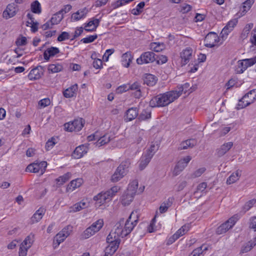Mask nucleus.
Returning a JSON list of instances; mask_svg holds the SVG:
<instances>
[{"label":"nucleus","mask_w":256,"mask_h":256,"mask_svg":"<svg viewBox=\"0 0 256 256\" xmlns=\"http://www.w3.org/2000/svg\"><path fill=\"white\" fill-rule=\"evenodd\" d=\"M256 244V237L254 239L253 241H250L248 242L244 245L241 248L240 252L242 253H246L250 251L252 248Z\"/></svg>","instance_id":"obj_42"},{"label":"nucleus","mask_w":256,"mask_h":256,"mask_svg":"<svg viewBox=\"0 0 256 256\" xmlns=\"http://www.w3.org/2000/svg\"><path fill=\"white\" fill-rule=\"evenodd\" d=\"M82 182L83 180L82 178H76L74 180H72L68 184L66 188V191H73L76 188L80 187L82 184Z\"/></svg>","instance_id":"obj_32"},{"label":"nucleus","mask_w":256,"mask_h":256,"mask_svg":"<svg viewBox=\"0 0 256 256\" xmlns=\"http://www.w3.org/2000/svg\"><path fill=\"white\" fill-rule=\"evenodd\" d=\"M129 90H134V97L136 98H140L142 96L141 91V84L138 82H135L132 84H128Z\"/></svg>","instance_id":"obj_17"},{"label":"nucleus","mask_w":256,"mask_h":256,"mask_svg":"<svg viewBox=\"0 0 256 256\" xmlns=\"http://www.w3.org/2000/svg\"><path fill=\"white\" fill-rule=\"evenodd\" d=\"M253 206H256V199H252L247 202L243 206L244 212L250 210Z\"/></svg>","instance_id":"obj_49"},{"label":"nucleus","mask_w":256,"mask_h":256,"mask_svg":"<svg viewBox=\"0 0 256 256\" xmlns=\"http://www.w3.org/2000/svg\"><path fill=\"white\" fill-rule=\"evenodd\" d=\"M196 144L195 139H189L181 142L178 148V150H186L188 148H192Z\"/></svg>","instance_id":"obj_30"},{"label":"nucleus","mask_w":256,"mask_h":256,"mask_svg":"<svg viewBox=\"0 0 256 256\" xmlns=\"http://www.w3.org/2000/svg\"><path fill=\"white\" fill-rule=\"evenodd\" d=\"M100 20L98 18H92L91 20L86 24L84 26V30L87 32H92L96 30L100 24Z\"/></svg>","instance_id":"obj_23"},{"label":"nucleus","mask_w":256,"mask_h":256,"mask_svg":"<svg viewBox=\"0 0 256 256\" xmlns=\"http://www.w3.org/2000/svg\"><path fill=\"white\" fill-rule=\"evenodd\" d=\"M27 43L26 38L24 36H21L17 38L16 44L18 46H25Z\"/></svg>","instance_id":"obj_58"},{"label":"nucleus","mask_w":256,"mask_h":256,"mask_svg":"<svg viewBox=\"0 0 256 256\" xmlns=\"http://www.w3.org/2000/svg\"><path fill=\"white\" fill-rule=\"evenodd\" d=\"M152 158V154L150 156V154L148 155L144 152L139 160V169L140 170L144 169L148 165Z\"/></svg>","instance_id":"obj_22"},{"label":"nucleus","mask_w":256,"mask_h":256,"mask_svg":"<svg viewBox=\"0 0 256 256\" xmlns=\"http://www.w3.org/2000/svg\"><path fill=\"white\" fill-rule=\"evenodd\" d=\"M178 96L172 90L159 94L152 98L149 103L150 106L152 108L166 106L177 99Z\"/></svg>","instance_id":"obj_2"},{"label":"nucleus","mask_w":256,"mask_h":256,"mask_svg":"<svg viewBox=\"0 0 256 256\" xmlns=\"http://www.w3.org/2000/svg\"><path fill=\"white\" fill-rule=\"evenodd\" d=\"M242 60L244 62V64L248 68L256 63V56L251 58L244 59Z\"/></svg>","instance_id":"obj_54"},{"label":"nucleus","mask_w":256,"mask_h":256,"mask_svg":"<svg viewBox=\"0 0 256 256\" xmlns=\"http://www.w3.org/2000/svg\"><path fill=\"white\" fill-rule=\"evenodd\" d=\"M32 11L35 14H40L41 12L40 4L38 0H35L31 4Z\"/></svg>","instance_id":"obj_47"},{"label":"nucleus","mask_w":256,"mask_h":256,"mask_svg":"<svg viewBox=\"0 0 256 256\" xmlns=\"http://www.w3.org/2000/svg\"><path fill=\"white\" fill-rule=\"evenodd\" d=\"M71 177V174L70 172H67L64 174L63 176H59L56 180V184L58 185H62L68 180Z\"/></svg>","instance_id":"obj_46"},{"label":"nucleus","mask_w":256,"mask_h":256,"mask_svg":"<svg viewBox=\"0 0 256 256\" xmlns=\"http://www.w3.org/2000/svg\"><path fill=\"white\" fill-rule=\"evenodd\" d=\"M56 144V139L52 138L46 142V148L47 150H49L54 146Z\"/></svg>","instance_id":"obj_57"},{"label":"nucleus","mask_w":256,"mask_h":256,"mask_svg":"<svg viewBox=\"0 0 256 256\" xmlns=\"http://www.w3.org/2000/svg\"><path fill=\"white\" fill-rule=\"evenodd\" d=\"M34 239V235L31 233L28 236L24 242L21 244L20 246L26 248H30L32 246Z\"/></svg>","instance_id":"obj_31"},{"label":"nucleus","mask_w":256,"mask_h":256,"mask_svg":"<svg viewBox=\"0 0 256 256\" xmlns=\"http://www.w3.org/2000/svg\"><path fill=\"white\" fill-rule=\"evenodd\" d=\"M103 226V220H98L96 222H94L83 232L82 234V238L84 239L90 238L98 232L102 228Z\"/></svg>","instance_id":"obj_6"},{"label":"nucleus","mask_w":256,"mask_h":256,"mask_svg":"<svg viewBox=\"0 0 256 256\" xmlns=\"http://www.w3.org/2000/svg\"><path fill=\"white\" fill-rule=\"evenodd\" d=\"M154 56L155 54L153 52H144L141 54L140 58H137L136 62L138 64L152 62L156 60Z\"/></svg>","instance_id":"obj_12"},{"label":"nucleus","mask_w":256,"mask_h":256,"mask_svg":"<svg viewBox=\"0 0 256 256\" xmlns=\"http://www.w3.org/2000/svg\"><path fill=\"white\" fill-rule=\"evenodd\" d=\"M103 226V220H98L96 222H94L83 232L82 234V238L84 239L90 238L98 232L102 228Z\"/></svg>","instance_id":"obj_7"},{"label":"nucleus","mask_w":256,"mask_h":256,"mask_svg":"<svg viewBox=\"0 0 256 256\" xmlns=\"http://www.w3.org/2000/svg\"><path fill=\"white\" fill-rule=\"evenodd\" d=\"M97 38L98 36L96 34L90 36L88 37L82 38L81 40V42L84 44L90 43L93 42Z\"/></svg>","instance_id":"obj_55"},{"label":"nucleus","mask_w":256,"mask_h":256,"mask_svg":"<svg viewBox=\"0 0 256 256\" xmlns=\"http://www.w3.org/2000/svg\"><path fill=\"white\" fill-rule=\"evenodd\" d=\"M134 192H129L128 190L125 192L122 196L121 202L124 206L128 205L133 200L134 196Z\"/></svg>","instance_id":"obj_24"},{"label":"nucleus","mask_w":256,"mask_h":256,"mask_svg":"<svg viewBox=\"0 0 256 256\" xmlns=\"http://www.w3.org/2000/svg\"><path fill=\"white\" fill-rule=\"evenodd\" d=\"M164 48L165 44L164 43L152 42L150 44V49L156 52H160Z\"/></svg>","instance_id":"obj_43"},{"label":"nucleus","mask_w":256,"mask_h":256,"mask_svg":"<svg viewBox=\"0 0 256 256\" xmlns=\"http://www.w3.org/2000/svg\"><path fill=\"white\" fill-rule=\"evenodd\" d=\"M88 150V148L84 144L80 146L75 148L72 156L74 158H80L87 152Z\"/></svg>","instance_id":"obj_21"},{"label":"nucleus","mask_w":256,"mask_h":256,"mask_svg":"<svg viewBox=\"0 0 256 256\" xmlns=\"http://www.w3.org/2000/svg\"><path fill=\"white\" fill-rule=\"evenodd\" d=\"M16 13V8L14 4H9L6 9L4 11L2 16L6 19L10 18L14 16Z\"/></svg>","instance_id":"obj_18"},{"label":"nucleus","mask_w":256,"mask_h":256,"mask_svg":"<svg viewBox=\"0 0 256 256\" xmlns=\"http://www.w3.org/2000/svg\"><path fill=\"white\" fill-rule=\"evenodd\" d=\"M203 247H198L194 249L189 256H200L202 254V249Z\"/></svg>","instance_id":"obj_64"},{"label":"nucleus","mask_w":256,"mask_h":256,"mask_svg":"<svg viewBox=\"0 0 256 256\" xmlns=\"http://www.w3.org/2000/svg\"><path fill=\"white\" fill-rule=\"evenodd\" d=\"M242 60H239L236 68V72L237 74H242L248 68Z\"/></svg>","instance_id":"obj_48"},{"label":"nucleus","mask_w":256,"mask_h":256,"mask_svg":"<svg viewBox=\"0 0 256 256\" xmlns=\"http://www.w3.org/2000/svg\"><path fill=\"white\" fill-rule=\"evenodd\" d=\"M70 34L68 32H64L58 38V42H62L66 40L70 39Z\"/></svg>","instance_id":"obj_59"},{"label":"nucleus","mask_w":256,"mask_h":256,"mask_svg":"<svg viewBox=\"0 0 256 256\" xmlns=\"http://www.w3.org/2000/svg\"><path fill=\"white\" fill-rule=\"evenodd\" d=\"M191 159V156H188L180 160L177 162L172 170L173 176L178 175L187 166Z\"/></svg>","instance_id":"obj_10"},{"label":"nucleus","mask_w":256,"mask_h":256,"mask_svg":"<svg viewBox=\"0 0 256 256\" xmlns=\"http://www.w3.org/2000/svg\"><path fill=\"white\" fill-rule=\"evenodd\" d=\"M44 212L45 210L44 208H40L30 218V223L33 224L39 222L43 217Z\"/></svg>","instance_id":"obj_26"},{"label":"nucleus","mask_w":256,"mask_h":256,"mask_svg":"<svg viewBox=\"0 0 256 256\" xmlns=\"http://www.w3.org/2000/svg\"><path fill=\"white\" fill-rule=\"evenodd\" d=\"M190 87V84L188 83H186L183 85L178 86L177 88L175 90L172 91L174 93L177 94L178 98L182 94V92L186 93Z\"/></svg>","instance_id":"obj_38"},{"label":"nucleus","mask_w":256,"mask_h":256,"mask_svg":"<svg viewBox=\"0 0 256 256\" xmlns=\"http://www.w3.org/2000/svg\"><path fill=\"white\" fill-rule=\"evenodd\" d=\"M84 120L82 118L74 120L72 122L66 123L64 125V129L67 131H80L84 126Z\"/></svg>","instance_id":"obj_11"},{"label":"nucleus","mask_w":256,"mask_h":256,"mask_svg":"<svg viewBox=\"0 0 256 256\" xmlns=\"http://www.w3.org/2000/svg\"><path fill=\"white\" fill-rule=\"evenodd\" d=\"M254 0H246L243 3L242 7L241 10V14L244 15L248 10H250Z\"/></svg>","instance_id":"obj_45"},{"label":"nucleus","mask_w":256,"mask_h":256,"mask_svg":"<svg viewBox=\"0 0 256 256\" xmlns=\"http://www.w3.org/2000/svg\"><path fill=\"white\" fill-rule=\"evenodd\" d=\"M142 79L144 84L150 86H154L157 81L156 78L154 76L150 74H145L142 76Z\"/></svg>","instance_id":"obj_25"},{"label":"nucleus","mask_w":256,"mask_h":256,"mask_svg":"<svg viewBox=\"0 0 256 256\" xmlns=\"http://www.w3.org/2000/svg\"><path fill=\"white\" fill-rule=\"evenodd\" d=\"M119 189L118 186H113L106 192L99 193L98 195L94 196V200L96 201V204L100 206L105 202L110 201Z\"/></svg>","instance_id":"obj_3"},{"label":"nucleus","mask_w":256,"mask_h":256,"mask_svg":"<svg viewBox=\"0 0 256 256\" xmlns=\"http://www.w3.org/2000/svg\"><path fill=\"white\" fill-rule=\"evenodd\" d=\"M110 136L108 134H105L100 138H99L98 136V138L97 142H96V146H100L108 144L110 141Z\"/></svg>","instance_id":"obj_40"},{"label":"nucleus","mask_w":256,"mask_h":256,"mask_svg":"<svg viewBox=\"0 0 256 256\" xmlns=\"http://www.w3.org/2000/svg\"><path fill=\"white\" fill-rule=\"evenodd\" d=\"M103 226V220H98L96 222H94L83 232L82 234V238L84 239L90 238L98 232L102 228Z\"/></svg>","instance_id":"obj_5"},{"label":"nucleus","mask_w":256,"mask_h":256,"mask_svg":"<svg viewBox=\"0 0 256 256\" xmlns=\"http://www.w3.org/2000/svg\"><path fill=\"white\" fill-rule=\"evenodd\" d=\"M236 24L237 20H230L222 29L220 33L222 38H226L228 33L233 30V28L236 26Z\"/></svg>","instance_id":"obj_19"},{"label":"nucleus","mask_w":256,"mask_h":256,"mask_svg":"<svg viewBox=\"0 0 256 256\" xmlns=\"http://www.w3.org/2000/svg\"><path fill=\"white\" fill-rule=\"evenodd\" d=\"M172 198H169L164 202L160 206L159 211L160 214L166 212L168 208L172 206Z\"/></svg>","instance_id":"obj_37"},{"label":"nucleus","mask_w":256,"mask_h":256,"mask_svg":"<svg viewBox=\"0 0 256 256\" xmlns=\"http://www.w3.org/2000/svg\"><path fill=\"white\" fill-rule=\"evenodd\" d=\"M151 116V113L149 110H143L140 116V118L142 120H145L148 118H150Z\"/></svg>","instance_id":"obj_56"},{"label":"nucleus","mask_w":256,"mask_h":256,"mask_svg":"<svg viewBox=\"0 0 256 256\" xmlns=\"http://www.w3.org/2000/svg\"><path fill=\"white\" fill-rule=\"evenodd\" d=\"M88 10L86 8L78 10L72 16V18L74 21H78L86 17Z\"/></svg>","instance_id":"obj_29"},{"label":"nucleus","mask_w":256,"mask_h":256,"mask_svg":"<svg viewBox=\"0 0 256 256\" xmlns=\"http://www.w3.org/2000/svg\"><path fill=\"white\" fill-rule=\"evenodd\" d=\"M47 166V162L45 161H42L40 162H35V167L36 168V172H40V174H42Z\"/></svg>","instance_id":"obj_44"},{"label":"nucleus","mask_w":256,"mask_h":256,"mask_svg":"<svg viewBox=\"0 0 256 256\" xmlns=\"http://www.w3.org/2000/svg\"><path fill=\"white\" fill-rule=\"evenodd\" d=\"M138 110L136 108H132L126 111V118L128 121L134 120L138 115Z\"/></svg>","instance_id":"obj_34"},{"label":"nucleus","mask_w":256,"mask_h":256,"mask_svg":"<svg viewBox=\"0 0 256 256\" xmlns=\"http://www.w3.org/2000/svg\"><path fill=\"white\" fill-rule=\"evenodd\" d=\"M158 146L157 144H152L150 146V147L148 148L145 152L147 154H152V158L154 154L158 150Z\"/></svg>","instance_id":"obj_52"},{"label":"nucleus","mask_w":256,"mask_h":256,"mask_svg":"<svg viewBox=\"0 0 256 256\" xmlns=\"http://www.w3.org/2000/svg\"><path fill=\"white\" fill-rule=\"evenodd\" d=\"M86 203L84 202L81 201L80 202H78L74 204L70 208L69 212H75L80 210H81L86 208L87 206Z\"/></svg>","instance_id":"obj_35"},{"label":"nucleus","mask_w":256,"mask_h":256,"mask_svg":"<svg viewBox=\"0 0 256 256\" xmlns=\"http://www.w3.org/2000/svg\"><path fill=\"white\" fill-rule=\"evenodd\" d=\"M240 176V174L238 170H236L234 172H233L227 179L226 184H230L234 183L238 180H239Z\"/></svg>","instance_id":"obj_41"},{"label":"nucleus","mask_w":256,"mask_h":256,"mask_svg":"<svg viewBox=\"0 0 256 256\" xmlns=\"http://www.w3.org/2000/svg\"><path fill=\"white\" fill-rule=\"evenodd\" d=\"M145 5V4L144 2H142L139 3L136 8H133L131 12L132 14L137 16L140 14V13L142 12V9Z\"/></svg>","instance_id":"obj_51"},{"label":"nucleus","mask_w":256,"mask_h":256,"mask_svg":"<svg viewBox=\"0 0 256 256\" xmlns=\"http://www.w3.org/2000/svg\"><path fill=\"white\" fill-rule=\"evenodd\" d=\"M72 230V226H68L64 228L60 232L63 234L64 235V237L67 238L70 234V232Z\"/></svg>","instance_id":"obj_60"},{"label":"nucleus","mask_w":256,"mask_h":256,"mask_svg":"<svg viewBox=\"0 0 256 256\" xmlns=\"http://www.w3.org/2000/svg\"><path fill=\"white\" fill-rule=\"evenodd\" d=\"M61 232L58 233L54 238V244L56 245V247L58 246L61 242H62L66 238L64 237V235Z\"/></svg>","instance_id":"obj_50"},{"label":"nucleus","mask_w":256,"mask_h":256,"mask_svg":"<svg viewBox=\"0 0 256 256\" xmlns=\"http://www.w3.org/2000/svg\"><path fill=\"white\" fill-rule=\"evenodd\" d=\"M63 69V66L60 64H49L48 66V71L51 73H56L61 72Z\"/></svg>","instance_id":"obj_39"},{"label":"nucleus","mask_w":256,"mask_h":256,"mask_svg":"<svg viewBox=\"0 0 256 256\" xmlns=\"http://www.w3.org/2000/svg\"><path fill=\"white\" fill-rule=\"evenodd\" d=\"M138 220V211H133L126 222L122 218L116 224L114 230H112L106 238L108 244L104 250V256H112L118 248L120 238H124L129 234Z\"/></svg>","instance_id":"obj_1"},{"label":"nucleus","mask_w":256,"mask_h":256,"mask_svg":"<svg viewBox=\"0 0 256 256\" xmlns=\"http://www.w3.org/2000/svg\"><path fill=\"white\" fill-rule=\"evenodd\" d=\"M60 52L59 49L56 47H50L47 48L44 53V59L48 61L50 57L54 56Z\"/></svg>","instance_id":"obj_28"},{"label":"nucleus","mask_w":256,"mask_h":256,"mask_svg":"<svg viewBox=\"0 0 256 256\" xmlns=\"http://www.w3.org/2000/svg\"><path fill=\"white\" fill-rule=\"evenodd\" d=\"M138 187V182L136 180L132 181L129 184L127 190L130 192H134L135 195Z\"/></svg>","instance_id":"obj_53"},{"label":"nucleus","mask_w":256,"mask_h":256,"mask_svg":"<svg viewBox=\"0 0 256 256\" xmlns=\"http://www.w3.org/2000/svg\"><path fill=\"white\" fill-rule=\"evenodd\" d=\"M190 225L185 224L182 226L171 238L169 239L170 243L174 242L178 239L180 236H182L186 234L190 230Z\"/></svg>","instance_id":"obj_16"},{"label":"nucleus","mask_w":256,"mask_h":256,"mask_svg":"<svg viewBox=\"0 0 256 256\" xmlns=\"http://www.w3.org/2000/svg\"><path fill=\"white\" fill-rule=\"evenodd\" d=\"M218 36L215 32L208 33L204 39V45L208 48H213L218 42Z\"/></svg>","instance_id":"obj_14"},{"label":"nucleus","mask_w":256,"mask_h":256,"mask_svg":"<svg viewBox=\"0 0 256 256\" xmlns=\"http://www.w3.org/2000/svg\"><path fill=\"white\" fill-rule=\"evenodd\" d=\"M130 166V162L128 160L122 162L112 176L110 180L113 182L120 180L127 174Z\"/></svg>","instance_id":"obj_4"},{"label":"nucleus","mask_w":256,"mask_h":256,"mask_svg":"<svg viewBox=\"0 0 256 256\" xmlns=\"http://www.w3.org/2000/svg\"><path fill=\"white\" fill-rule=\"evenodd\" d=\"M192 57V50L190 48H186L180 53V58L182 66L187 64Z\"/></svg>","instance_id":"obj_15"},{"label":"nucleus","mask_w":256,"mask_h":256,"mask_svg":"<svg viewBox=\"0 0 256 256\" xmlns=\"http://www.w3.org/2000/svg\"><path fill=\"white\" fill-rule=\"evenodd\" d=\"M39 68H42V66H38L30 70L28 75V77L30 80H38L40 77V74L39 72Z\"/></svg>","instance_id":"obj_36"},{"label":"nucleus","mask_w":256,"mask_h":256,"mask_svg":"<svg viewBox=\"0 0 256 256\" xmlns=\"http://www.w3.org/2000/svg\"><path fill=\"white\" fill-rule=\"evenodd\" d=\"M128 86V84L120 86L117 88L116 92L121 94L128 91L129 90Z\"/></svg>","instance_id":"obj_62"},{"label":"nucleus","mask_w":256,"mask_h":256,"mask_svg":"<svg viewBox=\"0 0 256 256\" xmlns=\"http://www.w3.org/2000/svg\"><path fill=\"white\" fill-rule=\"evenodd\" d=\"M205 170L206 168H198L192 174V178H196L200 176L205 172Z\"/></svg>","instance_id":"obj_61"},{"label":"nucleus","mask_w":256,"mask_h":256,"mask_svg":"<svg viewBox=\"0 0 256 256\" xmlns=\"http://www.w3.org/2000/svg\"><path fill=\"white\" fill-rule=\"evenodd\" d=\"M238 220V218L236 216L231 217L217 228L216 231V234H221L226 232L228 230L232 228Z\"/></svg>","instance_id":"obj_9"},{"label":"nucleus","mask_w":256,"mask_h":256,"mask_svg":"<svg viewBox=\"0 0 256 256\" xmlns=\"http://www.w3.org/2000/svg\"><path fill=\"white\" fill-rule=\"evenodd\" d=\"M256 100V89L250 90L246 94L238 104V108H243L254 103Z\"/></svg>","instance_id":"obj_8"},{"label":"nucleus","mask_w":256,"mask_h":256,"mask_svg":"<svg viewBox=\"0 0 256 256\" xmlns=\"http://www.w3.org/2000/svg\"><path fill=\"white\" fill-rule=\"evenodd\" d=\"M78 89V84H74L64 90L63 92V94L64 96L66 98H70L74 96H76Z\"/></svg>","instance_id":"obj_27"},{"label":"nucleus","mask_w":256,"mask_h":256,"mask_svg":"<svg viewBox=\"0 0 256 256\" xmlns=\"http://www.w3.org/2000/svg\"><path fill=\"white\" fill-rule=\"evenodd\" d=\"M232 142H225L216 150V154L218 156L221 157L224 156L232 147Z\"/></svg>","instance_id":"obj_20"},{"label":"nucleus","mask_w":256,"mask_h":256,"mask_svg":"<svg viewBox=\"0 0 256 256\" xmlns=\"http://www.w3.org/2000/svg\"><path fill=\"white\" fill-rule=\"evenodd\" d=\"M64 16L59 12L53 15L51 19L42 26L44 30L52 28L54 24H58L62 20Z\"/></svg>","instance_id":"obj_13"},{"label":"nucleus","mask_w":256,"mask_h":256,"mask_svg":"<svg viewBox=\"0 0 256 256\" xmlns=\"http://www.w3.org/2000/svg\"><path fill=\"white\" fill-rule=\"evenodd\" d=\"M132 58L133 56L130 52H126L122 56V62L123 66L126 68H128Z\"/></svg>","instance_id":"obj_33"},{"label":"nucleus","mask_w":256,"mask_h":256,"mask_svg":"<svg viewBox=\"0 0 256 256\" xmlns=\"http://www.w3.org/2000/svg\"><path fill=\"white\" fill-rule=\"evenodd\" d=\"M50 104V101L49 98H44L40 100L38 102V105L40 108H45L49 106Z\"/></svg>","instance_id":"obj_63"}]
</instances>
